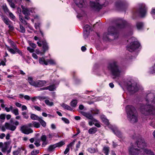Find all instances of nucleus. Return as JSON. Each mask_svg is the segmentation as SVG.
Segmentation results:
<instances>
[{"mask_svg":"<svg viewBox=\"0 0 155 155\" xmlns=\"http://www.w3.org/2000/svg\"><path fill=\"white\" fill-rule=\"evenodd\" d=\"M20 29H21V30L20 31V32L22 33H24L25 32V28L22 25H20Z\"/></svg>","mask_w":155,"mask_h":155,"instance_id":"obj_49","label":"nucleus"},{"mask_svg":"<svg viewBox=\"0 0 155 155\" xmlns=\"http://www.w3.org/2000/svg\"><path fill=\"white\" fill-rule=\"evenodd\" d=\"M2 8L5 12V13H8L10 11L5 4H3L2 6Z\"/></svg>","mask_w":155,"mask_h":155,"instance_id":"obj_31","label":"nucleus"},{"mask_svg":"<svg viewBox=\"0 0 155 155\" xmlns=\"http://www.w3.org/2000/svg\"><path fill=\"white\" fill-rule=\"evenodd\" d=\"M146 99L147 102L146 104L141 106V112L146 115L155 114V108H154L153 106L155 105V98L154 94L151 93H147Z\"/></svg>","mask_w":155,"mask_h":155,"instance_id":"obj_2","label":"nucleus"},{"mask_svg":"<svg viewBox=\"0 0 155 155\" xmlns=\"http://www.w3.org/2000/svg\"><path fill=\"white\" fill-rule=\"evenodd\" d=\"M101 118L102 122L105 124H108V120L106 118L105 116L103 115H101L100 117Z\"/></svg>","mask_w":155,"mask_h":155,"instance_id":"obj_26","label":"nucleus"},{"mask_svg":"<svg viewBox=\"0 0 155 155\" xmlns=\"http://www.w3.org/2000/svg\"><path fill=\"white\" fill-rule=\"evenodd\" d=\"M4 145L2 147V148H6V149H7L8 146V143L7 142H5L4 143Z\"/></svg>","mask_w":155,"mask_h":155,"instance_id":"obj_62","label":"nucleus"},{"mask_svg":"<svg viewBox=\"0 0 155 155\" xmlns=\"http://www.w3.org/2000/svg\"><path fill=\"white\" fill-rule=\"evenodd\" d=\"M45 102L47 105L49 106H52L54 105V103L50 101L48 99L45 100Z\"/></svg>","mask_w":155,"mask_h":155,"instance_id":"obj_33","label":"nucleus"},{"mask_svg":"<svg viewBox=\"0 0 155 155\" xmlns=\"http://www.w3.org/2000/svg\"><path fill=\"white\" fill-rule=\"evenodd\" d=\"M84 37L85 38H87L91 30V27L88 25H86L84 27Z\"/></svg>","mask_w":155,"mask_h":155,"instance_id":"obj_15","label":"nucleus"},{"mask_svg":"<svg viewBox=\"0 0 155 155\" xmlns=\"http://www.w3.org/2000/svg\"><path fill=\"white\" fill-rule=\"evenodd\" d=\"M9 42L10 45L12 46V47L20 55H22V53L21 51L14 44V42L11 41L9 40Z\"/></svg>","mask_w":155,"mask_h":155,"instance_id":"obj_16","label":"nucleus"},{"mask_svg":"<svg viewBox=\"0 0 155 155\" xmlns=\"http://www.w3.org/2000/svg\"><path fill=\"white\" fill-rule=\"evenodd\" d=\"M109 35L112 37L114 39L117 38L119 36V33L117 29L113 26L109 27L108 29V33L107 34H104L103 37L104 38H108Z\"/></svg>","mask_w":155,"mask_h":155,"instance_id":"obj_7","label":"nucleus"},{"mask_svg":"<svg viewBox=\"0 0 155 155\" xmlns=\"http://www.w3.org/2000/svg\"><path fill=\"white\" fill-rule=\"evenodd\" d=\"M56 147L55 144L50 145L48 148V150L49 151H53L54 149Z\"/></svg>","mask_w":155,"mask_h":155,"instance_id":"obj_34","label":"nucleus"},{"mask_svg":"<svg viewBox=\"0 0 155 155\" xmlns=\"http://www.w3.org/2000/svg\"><path fill=\"white\" fill-rule=\"evenodd\" d=\"M136 27L138 30H141L142 29L143 26V23L141 22H138L136 23Z\"/></svg>","mask_w":155,"mask_h":155,"instance_id":"obj_27","label":"nucleus"},{"mask_svg":"<svg viewBox=\"0 0 155 155\" xmlns=\"http://www.w3.org/2000/svg\"><path fill=\"white\" fill-rule=\"evenodd\" d=\"M48 90L50 91H52L56 88V86L54 85H51L47 87Z\"/></svg>","mask_w":155,"mask_h":155,"instance_id":"obj_41","label":"nucleus"},{"mask_svg":"<svg viewBox=\"0 0 155 155\" xmlns=\"http://www.w3.org/2000/svg\"><path fill=\"white\" fill-rule=\"evenodd\" d=\"M97 130V128L96 127H92L89 129L88 132L89 134H92L96 133Z\"/></svg>","mask_w":155,"mask_h":155,"instance_id":"obj_30","label":"nucleus"},{"mask_svg":"<svg viewBox=\"0 0 155 155\" xmlns=\"http://www.w3.org/2000/svg\"><path fill=\"white\" fill-rule=\"evenodd\" d=\"M20 130L22 133L27 134H28L33 132V130H32L30 128L27 129L26 126L24 125L21 127Z\"/></svg>","mask_w":155,"mask_h":155,"instance_id":"obj_14","label":"nucleus"},{"mask_svg":"<svg viewBox=\"0 0 155 155\" xmlns=\"http://www.w3.org/2000/svg\"><path fill=\"white\" fill-rule=\"evenodd\" d=\"M8 13L9 14V17L11 18V19L12 20H14L15 18V17L12 13L9 11V12H8Z\"/></svg>","mask_w":155,"mask_h":155,"instance_id":"obj_44","label":"nucleus"},{"mask_svg":"<svg viewBox=\"0 0 155 155\" xmlns=\"http://www.w3.org/2000/svg\"><path fill=\"white\" fill-rule=\"evenodd\" d=\"M94 124L95 125L98 127H101V125L99 124V123L98 121V122H96L94 123Z\"/></svg>","mask_w":155,"mask_h":155,"instance_id":"obj_63","label":"nucleus"},{"mask_svg":"<svg viewBox=\"0 0 155 155\" xmlns=\"http://www.w3.org/2000/svg\"><path fill=\"white\" fill-rule=\"evenodd\" d=\"M0 16L2 21L6 25H8L11 23V21L6 16L2 15H1Z\"/></svg>","mask_w":155,"mask_h":155,"instance_id":"obj_19","label":"nucleus"},{"mask_svg":"<svg viewBox=\"0 0 155 155\" xmlns=\"http://www.w3.org/2000/svg\"><path fill=\"white\" fill-rule=\"evenodd\" d=\"M90 120H91L89 121V124L90 126H92L93 124H94L95 122H98V120L94 118H93V119Z\"/></svg>","mask_w":155,"mask_h":155,"instance_id":"obj_39","label":"nucleus"},{"mask_svg":"<svg viewBox=\"0 0 155 155\" xmlns=\"http://www.w3.org/2000/svg\"><path fill=\"white\" fill-rule=\"evenodd\" d=\"M89 5L91 8L93 10L99 11L102 8L103 6H105V4H102L99 2V0H89Z\"/></svg>","mask_w":155,"mask_h":155,"instance_id":"obj_5","label":"nucleus"},{"mask_svg":"<svg viewBox=\"0 0 155 155\" xmlns=\"http://www.w3.org/2000/svg\"><path fill=\"white\" fill-rule=\"evenodd\" d=\"M62 119L65 122V123L66 124H69V120L65 118L62 117Z\"/></svg>","mask_w":155,"mask_h":155,"instance_id":"obj_54","label":"nucleus"},{"mask_svg":"<svg viewBox=\"0 0 155 155\" xmlns=\"http://www.w3.org/2000/svg\"><path fill=\"white\" fill-rule=\"evenodd\" d=\"M127 89L131 94H133L137 91L139 89L137 83L134 81L129 82L127 84Z\"/></svg>","mask_w":155,"mask_h":155,"instance_id":"obj_8","label":"nucleus"},{"mask_svg":"<svg viewBox=\"0 0 155 155\" xmlns=\"http://www.w3.org/2000/svg\"><path fill=\"white\" fill-rule=\"evenodd\" d=\"M76 140H74L72 142H71L67 146V147L64 152V154H66L69 152V147L72 146L74 144Z\"/></svg>","mask_w":155,"mask_h":155,"instance_id":"obj_24","label":"nucleus"},{"mask_svg":"<svg viewBox=\"0 0 155 155\" xmlns=\"http://www.w3.org/2000/svg\"><path fill=\"white\" fill-rule=\"evenodd\" d=\"M19 124V122L17 121H16L13 124L6 123L5 124V126L6 129L12 131H14L16 129V126L18 125Z\"/></svg>","mask_w":155,"mask_h":155,"instance_id":"obj_10","label":"nucleus"},{"mask_svg":"<svg viewBox=\"0 0 155 155\" xmlns=\"http://www.w3.org/2000/svg\"><path fill=\"white\" fill-rule=\"evenodd\" d=\"M146 143L144 139H140L134 145L129 149L130 155H142L145 153L149 155H154V153L150 150L145 148Z\"/></svg>","mask_w":155,"mask_h":155,"instance_id":"obj_1","label":"nucleus"},{"mask_svg":"<svg viewBox=\"0 0 155 155\" xmlns=\"http://www.w3.org/2000/svg\"><path fill=\"white\" fill-rule=\"evenodd\" d=\"M55 144V145L57 147H60L62 146L63 145L65 144V143L64 141H61L60 142L56 143Z\"/></svg>","mask_w":155,"mask_h":155,"instance_id":"obj_38","label":"nucleus"},{"mask_svg":"<svg viewBox=\"0 0 155 155\" xmlns=\"http://www.w3.org/2000/svg\"><path fill=\"white\" fill-rule=\"evenodd\" d=\"M20 21L22 22V23L23 24H24V25H27V22L23 18V17L22 16H20Z\"/></svg>","mask_w":155,"mask_h":155,"instance_id":"obj_45","label":"nucleus"},{"mask_svg":"<svg viewBox=\"0 0 155 155\" xmlns=\"http://www.w3.org/2000/svg\"><path fill=\"white\" fill-rule=\"evenodd\" d=\"M38 61L39 63L41 64H45L47 65L48 63L47 62V61L45 60V59L44 58H39Z\"/></svg>","mask_w":155,"mask_h":155,"instance_id":"obj_25","label":"nucleus"},{"mask_svg":"<svg viewBox=\"0 0 155 155\" xmlns=\"http://www.w3.org/2000/svg\"><path fill=\"white\" fill-rule=\"evenodd\" d=\"M114 133L118 137H120L122 136V134L120 131L117 128L115 127L114 129L112 130Z\"/></svg>","mask_w":155,"mask_h":155,"instance_id":"obj_23","label":"nucleus"},{"mask_svg":"<svg viewBox=\"0 0 155 155\" xmlns=\"http://www.w3.org/2000/svg\"><path fill=\"white\" fill-rule=\"evenodd\" d=\"M28 80L29 84L31 86L35 87H40L45 85L47 82L45 80H37L34 81L33 80V78L31 77H29Z\"/></svg>","mask_w":155,"mask_h":155,"instance_id":"obj_6","label":"nucleus"},{"mask_svg":"<svg viewBox=\"0 0 155 155\" xmlns=\"http://www.w3.org/2000/svg\"><path fill=\"white\" fill-rule=\"evenodd\" d=\"M5 115L4 114H2L0 115V119L4 120L5 119Z\"/></svg>","mask_w":155,"mask_h":155,"instance_id":"obj_56","label":"nucleus"},{"mask_svg":"<svg viewBox=\"0 0 155 155\" xmlns=\"http://www.w3.org/2000/svg\"><path fill=\"white\" fill-rule=\"evenodd\" d=\"M80 112L82 115L89 119H92L94 118L93 115L90 113L86 112L83 111H80Z\"/></svg>","mask_w":155,"mask_h":155,"instance_id":"obj_18","label":"nucleus"},{"mask_svg":"<svg viewBox=\"0 0 155 155\" xmlns=\"http://www.w3.org/2000/svg\"><path fill=\"white\" fill-rule=\"evenodd\" d=\"M109 151V147L106 146L104 147L103 149V151L104 153L106 155H108V154Z\"/></svg>","mask_w":155,"mask_h":155,"instance_id":"obj_29","label":"nucleus"},{"mask_svg":"<svg viewBox=\"0 0 155 155\" xmlns=\"http://www.w3.org/2000/svg\"><path fill=\"white\" fill-rule=\"evenodd\" d=\"M5 110L7 112H9L11 110L12 112L16 116L19 114L18 109L17 108L13 109V107L12 106H10L9 108L6 107H5Z\"/></svg>","mask_w":155,"mask_h":155,"instance_id":"obj_13","label":"nucleus"},{"mask_svg":"<svg viewBox=\"0 0 155 155\" xmlns=\"http://www.w3.org/2000/svg\"><path fill=\"white\" fill-rule=\"evenodd\" d=\"M86 4V0H78V7L81 8L84 7Z\"/></svg>","mask_w":155,"mask_h":155,"instance_id":"obj_21","label":"nucleus"},{"mask_svg":"<svg viewBox=\"0 0 155 155\" xmlns=\"http://www.w3.org/2000/svg\"><path fill=\"white\" fill-rule=\"evenodd\" d=\"M139 6V9L137 12L139 14L141 17H143L146 14V8H145V6L144 4H140Z\"/></svg>","mask_w":155,"mask_h":155,"instance_id":"obj_11","label":"nucleus"},{"mask_svg":"<svg viewBox=\"0 0 155 155\" xmlns=\"http://www.w3.org/2000/svg\"><path fill=\"white\" fill-rule=\"evenodd\" d=\"M140 46V44L137 41H134L131 42L129 46H127V49L129 51L132 52L138 48Z\"/></svg>","mask_w":155,"mask_h":155,"instance_id":"obj_9","label":"nucleus"},{"mask_svg":"<svg viewBox=\"0 0 155 155\" xmlns=\"http://www.w3.org/2000/svg\"><path fill=\"white\" fill-rule=\"evenodd\" d=\"M8 25L9 29L10 31H12L14 30V28L13 26L12 25H11L10 24H9V25Z\"/></svg>","mask_w":155,"mask_h":155,"instance_id":"obj_51","label":"nucleus"},{"mask_svg":"<svg viewBox=\"0 0 155 155\" xmlns=\"http://www.w3.org/2000/svg\"><path fill=\"white\" fill-rule=\"evenodd\" d=\"M61 106L65 109L68 110H72L70 106L64 103L62 104Z\"/></svg>","mask_w":155,"mask_h":155,"instance_id":"obj_32","label":"nucleus"},{"mask_svg":"<svg viewBox=\"0 0 155 155\" xmlns=\"http://www.w3.org/2000/svg\"><path fill=\"white\" fill-rule=\"evenodd\" d=\"M22 114L24 118L27 119L29 117L28 116L26 112H22Z\"/></svg>","mask_w":155,"mask_h":155,"instance_id":"obj_52","label":"nucleus"},{"mask_svg":"<svg viewBox=\"0 0 155 155\" xmlns=\"http://www.w3.org/2000/svg\"><path fill=\"white\" fill-rule=\"evenodd\" d=\"M6 62V59L5 58V61H3L2 60H1V62H0V66L1 65H3V66H5L6 65L5 62Z\"/></svg>","mask_w":155,"mask_h":155,"instance_id":"obj_53","label":"nucleus"},{"mask_svg":"<svg viewBox=\"0 0 155 155\" xmlns=\"http://www.w3.org/2000/svg\"><path fill=\"white\" fill-rule=\"evenodd\" d=\"M77 100H74L70 103L72 107H75L77 104Z\"/></svg>","mask_w":155,"mask_h":155,"instance_id":"obj_43","label":"nucleus"},{"mask_svg":"<svg viewBox=\"0 0 155 155\" xmlns=\"http://www.w3.org/2000/svg\"><path fill=\"white\" fill-rule=\"evenodd\" d=\"M27 49L28 51L29 52H30L31 53L33 52L34 51V49L31 48H30V47H28L27 48Z\"/></svg>","mask_w":155,"mask_h":155,"instance_id":"obj_59","label":"nucleus"},{"mask_svg":"<svg viewBox=\"0 0 155 155\" xmlns=\"http://www.w3.org/2000/svg\"><path fill=\"white\" fill-rule=\"evenodd\" d=\"M151 14L153 16V17L154 18V16L155 15V8H153L152 9Z\"/></svg>","mask_w":155,"mask_h":155,"instance_id":"obj_60","label":"nucleus"},{"mask_svg":"<svg viewBox=\"0 0 155 155\" xmlns=\"http://www.w3.org/2000/svg\"><path fill=\"white\" fill-rule=\"evenodd\" d=\"M9 4L12 8H15V5L13 2H12V1L9 2Z\"/></svg>","mask_w":155,"mask_h":155,"instance_id":"obj_58","label":"nucleus"},{"mask_svg":"<svg viewBox=\"0 0 155 155\" xmlns=\"http://www.w3.org/2000/svg\"><path fill=\"white\" fill-rule=\"evenodd\" d=\"M47 62L48 63H49L51 64H55V62L54 60L51 59L49 60H47Z\"/></svg>","mask_w":155,"mask_h":155,"instance_id":"obj_48","label":"nucleus"},{"mask_svg":"<svg viewBox=\"0 0 155 155\" xmlns=\"http://www.w3.org/2000/svg\"><path fill=\"white\" fill-rule=\"evenodd\" d=\"M33 107H34L36 110L38 111H40L41 110V107L38 106H33Z\"/></svg>","mask_w":155,"mask_h":155,"instance_id":"obj_50","label":"nucleus"},{"mask_svg":"<svg viewBox=\"0 0 155 155\" xmlns=\"http://www.w3.org/2000/svg\"><path fill=\"white\" fill-rule=\"evenodd\" d=\"M107 68L115 77H119L120 75L121 71L118 67L117 62L114 61L110 63L108 65Z\"/></svg>","mask_w":155,"mask_h":155,"instance_id":"obj_4","label":"nucleus"},{"mask_svg":"<svg viewBox=\"0 0 155 155\" xmlns=\"http://www.w3.org/2000/svg\"><path fill=\"white\" fill-rule=\"evenodd\" d=\"M19 151L18 150L14 151L13 153V155H18L19 154Z\"/></svg>","mask_w":155,"mask_h":155,"instance_id":"obj_64","label":"nucleus"},{"mask_svg":"<svg viewBox=\"0 0 155 155\" xmlns=\"http://www.w3.org/2000/svg\"><path fill=\"white\" fill-rule=\"evenodd\" d=\"M22 12L25 16H29L30 15L31 13H32V12L29 8H23Z\"/></svg>","mask_w":155,"mask_h":155,"instance_id":"obj_20","label":"nucleus"},{"mask_svg":"<svg viewBox=\"0 0 155 155\" xmlns=\"http://www.w3.org/2000/svg\"><path fill=\"white\" fill-rule=\"evenodd\" d=\"M150 74H153L155 73V63L153 66L150 68Z\"/></svg>","mask_w":155,"mask_h":155,"instance_id":"obj_42","label":"nucleus"},{"mask_svg":"<svg viewBox=\"0 0 155 155\" xmlns=\"http://www.w3.org/2000/svg\"><path fill=\"white\" fill-rule=\"evenodd\" d=\"M127 118L129 122L132 124L138 121V115L135 108L131 105H127L126 107Z\"/></svg>","mask_w":155,"mask_h":155,"instance_id":"obj_3","label":"nucleus"},{"mask_svg":"<svg viewBox=\"0 0 155 155\" xmlns=\"http://www.w3.org/2000/svg\"><path fill=\"white\" fill-rule=\"evenodd\" d=\"M38 98L39 99H46L47 97H32L31 99V101L34 102L36 100V98Z\"/></svg>","mask_w":155,"mask_h":155,"instance_id":"obj_35","label":"nucleus"},{"mask_svg":"<svg viewBox=\"0 0 155 155\" xmlns=\"http://www.w3.org/2000/svg\"><path fill=\"white\" fill-rule=\"evenodd\" d=\"M39 153V150H34L31 152V154L33 155H36Z\"/></svg>","mask_w":155,"mask_h":155,"instance_id":"obj_47","label":"nucleus"},{"mask_svg":"<svg viewBox=\"0 0 155 155\" xmlns=\"http://www.w3.org/2000/svg\"><path fill=\"white\" fill-rule=\"evenodd\" d=\"M25 99L27 100H29L30 99V97L28 95H25L24 96Z\"/></svg>","mask_w":155,"mask_h":155,"instance_id":"obj_61","label":"nucleus"},{"mask_svg":"<svg viewBox=\"0 0 155 155\" xmlns=\"http://www.w3.org/2000/svg\"><path fill=\"white\" fill-rule=\"evenodd\" d=\"M40 42L42 43L43 51L44 53H45L48 50L49 46L48 44L45 40L41 41Z\"/></svg>","mask_w":155,"mask_h":155,"instance_id":"obj_17","label":"nucleus"},{"mask_svg":"<svg viewBox=\"0 0 155 155\" xmlns=\"http://www.w3.org/2000/svg\"><path fill=\"white\" fill-rule=\"evenodd\" d=\"M117 28H122L125 27L127 23L126 21L123 19L118 18L117 19Z\"/></svg>","mask_w":155,"mask_h":155,"instance_id":"obj_12","label":"nucleus"},{"mask_svg":"<svg viewBox=\"0 0 155 155\" xmlns=\"http://www.w3.org/2000/svg\"><path fill=\"white\" fill-rule=\"evenodd\" d=\"M29 45L34 49L36 47V44L34 43H29Z\"/></svg>","mask_w":155,"mask_h":155,"instance_id":"obj_55","label":"nucleus"},{"mask_svg":"<svg viewBox=\"0 0 155 155\" xmlns=\"http://www.w3.org/2000/svg\"><path fill=\"white\" fill-rule=\"evenodd\" d=\"M32 123H33V127H35L38 128L40 126V124L38 122L36 121H32Z\"/></svg>","mask_w":155,"mask_h":155,"instance_id":"obj_37","label":"nucleus"},{"mask_svg":"<svg viewBox=\"0 0 155 155\" xmlns=\"http://www.w3.org/2000/svg\"><path fill=\"white\" fill-rule=\"evenodd\" d=\"M88 151L91 153H94L96 152V150L94 148H90L88 149Z\"/></svg>","mask_w":155,"mask_h":155,"instance_id":"obj_46","label":"nucleus"},{"mask_svg":"<svg viewBox=\"0 0 155 155\" xmlns=\"http://www.w3.org/2000/svg\"><path fill=\"white\" fill-rule=\"evenodd\" d=\"M41 139L43 141V143L42 144V147H45L46 145L48 144V141H47V137L45 135H43L41 137Z\"/></svg>","mask_w":155,"mask_h":155,"instance_id":"obj_22","label":"nucleus"},{"mask_svg":"<svg viewBox=\"0 0 155 155\" xmlns=\"http://www.w3.org/2000/svg\"><path fill=\"white\" fill-rule=\"evenodd\" d=\"M6 47H7V50L8 51H9L11 53L15 54L16 53V52H17L14 49L10 48L9 47L7 46Z\"/></svg>","mask_w":155,"mask_h":155,"instance_id":"obj_40","label":"nucleus"},{"mask_svg":"<svg viewBox=\"0 0 155 155\" xmlns=\"http://www.w3.org/2000/svg\"><path fill=\"white\" fill-rule=\"evenodd\" d=\"M40 117H38L37 115L34 114H31L30 116L32 120H38Z\"/></svg>","mask_w":155,"mask_h":155,"instance_id":"obj_28","label":"nucleus"},{"mask_svg":"<svg viewBox=\"0 0 155 155\" xmlns=\"http://www.w3.org/2000/svg\"><path fill=\"white\" fill-rule=\"evenodd\" d=\"M93 112L91 110V112L94 114H98L99 113V110L98 109H96L95 110H93Z\"/></svg>","mask_w":155,"mask_h":155,"instance_id":"obj_57","label":"nucleus"},{"mask_svg":"<svg viewBox=\"0 0 155 155\" xmlns=\"http://www.w3.org/2000/svg\"><path fill=\"white\" fill-rule=\"evenodd\" d=\"M42 117H41L38 121H39L41 125L43 127H45L46 125V123L42 119Z\"/></svg>","mask_w":155,"mask_h":155,"instance_id":"obj_36","label":"nucleus"}]
</instances>
